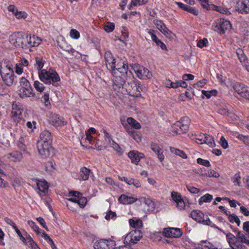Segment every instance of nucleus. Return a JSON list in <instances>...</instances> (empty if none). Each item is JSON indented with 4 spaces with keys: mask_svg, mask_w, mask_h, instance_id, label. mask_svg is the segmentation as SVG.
Returning <instances> with one entry per match:
<instances>
[{
    "mask_svg": "<svg viewBox=\"0 0 249 249\" xmlns=\"http://www.w3.org/2000/svg\"><path fill=\"white\" fill-rule=\"evenodd\" d=\"M106 65L108 69L112 71L115 76L113 82L116 88L120 89L123 85L125 79L132 77V72L128 70L127 63L125 61L118 60L116 65V60L110 53L105 54Z\"/></svg>",
    "mask_w": 249,
    "mask_h": 249,
    "instance_id": "1",
    "label": "nucleus"
},
{
    "mask_svg": "<svg viewBox=\"0 0 249 249\" xmlns=\"http://www.w3.org/2000/svg\"><path fill=\"white\" fill-rule=\"evenodd\" d=\"M20 33V32H14L10 37V41L16 46L26 48L27 45L30 47H35L40 44V38L35 35L30 34L23 37Z\"/></svg>",
    "mask_w": 249,
    "mask_h": 249,
    "instance_id": "2",
    "label": "nucleus"
},
{
    "mask_svg": "<svg viewBox=\"0 0 249 249\" xmlns=\"http://www.w3.org/2000/svg\"><path fill=\"white\" fill-rule=\"evenodd\" d=\"M133 76L132 77L127 78L125 79L124 83L121 87L119 89L116 88L114 84V88L118 92H121L123 94H127L133 97H139L141 95L142 88L140 84L135 81L132 80Z\"/></svg>",
    "mask_w": 249,
    "mask_h": 249,
    "instance_id": "3",
    "label": "nucleus"
},
{
    "mask_svg": "<svg viewBox=\"0 0 249 249\" xmlns=\"http://www.w3.org/2000/svg\"><path fill=\"white\" fill-rule=\"evenodd\" d=\"M51 135L47 130L43 131L37 142V148L39 154L43 158H46L51 156L52 149L51 146Z\"/></svg>",
    "mask_w": 249,
    "mask_h": 249,
    "instance_id": "4",
    "label": "nucleus"
},
{
    "mask_svg": "<svg viewBox=\"0 0 249 249\" xmlns=\"http://www.w3.org/2000/svg\"><path fill=\"white\" fill-rule=\"evenodd\" d=\"M69 198L67 199V206L71 211H76V205L80 208H83L87 205L88 200L86 197L83 196L79 192L71 191L69 194Z\"/></svg>",
    "mask_w": 249,
    "mask_h": 249,
    "instance_id": "5",
    "label": "nucleus"
},
{
    "mask_svg": "<svg viewBox=\"0 0 249 249\" xmlns=\"http://www.w3.org/2000/svg\"><path fill=\"white\" fill-rule=\"evenodd\" d=\"M39 79L46 84H53L60 80L57 73L51 69H43L38 72Z\"/></svg>",
    "mask_w": 249,
    "mask_h": 249,
    "instance_id": "6",
    "label": "nucleus"
},
{
    "mask_svg": "<svg viewBox=\"0 0 249 249\" xmlns=\"http://www.w3.org/2000/svg\"><path fill=\"white\" fill-rule=\"evenodd\" d=\"M20 88L18 90L19 96L22 98L33 97L35 95L33 89L28 80L24 77L20 79Z\"/></svg>",
    "mask_w": 249,
    "mask_h": 249,
    "instance_id": "7",
    "label": "nucleus"
},
{
    "mask_svg": "<svg viewBox=\"0 0 249 249\" xmlns=\"http://www.w3.org/2000/svg\"><path fill=\"white\" fill-rule=\"evenodd\" d=\"M190 119L188 117H184L179 121L174 124L171 127L170 130L174 134H178L186 132L189 129Z\"/></svg>",
    "mask_w": 249,
    "mask_h": 249,
    "instance_id": "8",
    "label": "nucleus"
},
{
    "mask_svg": "<svg viewBox=\"0 0 249 249\" xmlns=\"http://www.w3.org/2000/svg\"><path fill=\"white\" fill-rule=\"evenodd\" d=\"M23 107L21 105L15 102L12 105L11 118L16 124L23 119Z\"/></svg>",
    "mask_w": 249,
    "mask_h": 249,
    "instance_id": "9",
    "label": "nucleus"
},
{
    "mask_svg": "<svg viewBox=\"0 0 249 249\" xmlns=\"http://www.w3.org/2000/svg\"><path fill=\"white\" fill-rule=\"evenodd\" d=\"M132 68L137 77L141 80L150 79L152 77V72L142 66L135 64L132 66Z\"/></svg>",
    "mask_w": 249,
    "mask_h": 249,
    "instance_id": "10",
    "label": "nucleus"
},
{
    "mask_svg": "<svg viewBox=\"0 0 249 249\" xmlns=\"http://www.w3.org/2000/svg\"><path fill=\"white\" fill-rule=\"evenodd\" d=\"M142 237V234L140 230H132L125 236L124 243L128 246L137 243Z\"/></svg>",
    "mask_w": 249,
    "mask_h": 249,
    "instance_id": "11",
    "label": "nucleus"
},
{
    "mask_svg": "<svg viewBox=\"0 0 249 249\" xmlns=\"http://www.w3.org/2000/svg\"><path fill=\"white\" fill-rule=\"evenodd\" d=\"M191 216L193 219L198 222L207 225H212V222L208 215H205L200 211L193 210L191 213Z\"/></svg>",
    "mask_w": 249,
    "mask_h": 249,
    "instance_id": "12",
    "label": "nucleus"
},
{
    "mask_svg": "<svg viewBox=\"0 0 249 249\" xmlns=\"http://www.w3.org/2000/svg\"><path fill=\"white\" fill-rule=\"evenodd\" d=\"M162 233L164 236L170 238H179L183 234L180 229L172 227L164 228Z\"/></svg>",
    "mask_w": 249,
    "mask_h": 249,
    "instance_id": "13",
    "label": "nucleus"
},
{
    "mask_svg": "<svg viewBox=\"0 0 249 249\" xmlns=\"http://www.w3.org/2000/svg\"><path fill=\"white\" fill-rule=\"evenodd\" d=\"M171 196L173 202L175 204L176 207L178 210H182L185 208V202L179 193L172 191L171 193Z\"/></svg>",
    "mask_w": 249,
    "mask_h": 249,
    "instance_id": "14",
    "label": "nucleus"
},
{
    "mask_svg": "<svg viewBox=\"0 0 249 249\" xmlns=\"http://www.w3.org/2000/svg\"><path fill=\"white\" fill-rule=\"evenodd\" d=\"M115 243L113 240L101 239L96 241L93 245L94 249H113Z\"/></svg>",
    "mask_w": 249,
    "mask_h": 249,
    "instance_id": "15",
    "label": "nucleus"
},
{
    "mask_svg": "<svg viewBox=\"0 0 249 249\" xmlns=\"http://www.w3.org/2000/svg\"><path fill=\"white\" fill-rule=\"evenodd\" d=\"M13 229L18 234V236L19 237V239L22 242L24 245L27 246L30 248L32 246V245L36 243L32 237L27 232H25V236H23L21 234V231L16 225L13 227Z\"/></svg>",
    "mask_w": 249,
    "mask_h": 249,
    "instance_id": "16",
    "label": "nucleus"
},
{
    "mask_svg": "<svg viewBox=\"0 0 249 249\" xmlns=\"http://www.w3.org/2000/svg\"><path fill=\"white\" fill-rule=\"evenodd\" d=\"M49 123L56 127H61L66 124L64 118L57 114L51 113L49 116Z\"/></svg>",
    "mask_w": 249,
    "mask_h": 249,
    "instance_id": "17",
    "label": "nucleus"
},
{
    "mask_svg": "<svg viewBox=\"0 0 249 249\" xmlns=\"http://www.w3.org/2000/svg\"><path fill=\"white\" fill-rule=\"evenodd\" d=\"M137 200V196L131 193L123 194L118 198L120 203L125 205L134 203Z\"/></svg>",
    "mask_w": 249,
    "mask_h": 249,
    "instance_id": "18",
    "label": "nucleus"
},
{
    "mask_svg": "<svg viewBox=\"0 0 249 249\" xmlns=\"http://www.w3.org/2000/svg\"><path fill=\"white\" fill-rule=\"evenodd\" d=\"M37 188L36 189V192L42 198L45 196L47 193L49 185L45 180H38L36 182Z\"/></svg>",
    "mask_w": 249,
    "mask_h": 249,
    "instance_id": "19",
    "label": "nucleus"
},
{
    "mask_svg": "<svg viewBox=\"0 0 249 249\" xmlns=\"http://www.w3.org/2000/svg\"><path fill=\"white\" fill-rule=\"evenodd\" d=\"M234 89L241 96L247 99H249V87L237 83L233 87Z\"/></svg>",
    "mask_w": 249,
    "mask_h": 249,
    "instance_id": "20",
    "label": "nucleus"
},
{
    "mask_svg": "<svg viewBox=\"0 0 249 249\" xmlns=\"http://www.w3.org/2000/svg\"><path fill=\"white\" fill-rule=\"evenodd\" d=\"M28 61L25 58L21 59L17 63L14 67V72L19 75L22 74L24 72V67H27L29 65Z\"/></svg>",
    "mask_w": 249,
    "mask_h": 249,
    "instance_id": "21",
    "label": "nucleus"
},
{
    "mask_svg": "<svg viewBox=\"0 0 249 249\" xmlns=\"http://www.w3.org/2000/svg\"><path fill=\"white\" fill-rule=\"evenodd\" d=\"M215 27L216 28V30H219L220 31L230 30L231 29L230 22L222 18L219 19L215 22Z\"/></svg>",
    "mask_w": 249,
    "mask_h": 249,
    "instance_id": "22",
    "label": "nucleus"
},
{
    "mask_svg": "<svg viewBox=\"0 0 249 249\" xmlns=\"http://www.w3.org/2000/svg\"><path fill=\"white\" fill-rule=\"evenodd\" d=\"M227 240L230 246L235 249H245L243 245L237 241L236 237L231 233H228L226 234Z\"/></svg>",
    "mask_w": 249,
    "mask_h": 249,
    "instance_id": "23",
    "label": "nucleus"
},
{
    "mask_svg": "<svg viewBox=\"0 0 249 249\" xmlns=\"http://www.w3.org/2000/svg\"><path fill=\"white\" fill-rule=\"evenodd\" d=\"M128 156L132 163L138 164L141 159L144 157V155L142 153L134 150L129 152L128 153Z\"/></svg>",
    "mask_w": 249,
    "mask_h": 249,
    "instance_id": "24",
    "label": "nucleus"
},
{
    "mask_svg": "<svg viewBox=\"0 0 249 249\" xmlns=\"http://www.w3.org/2000/svg\"><path fill=\"white\" fill-rule=\"evenodd\" d=\"M120 180L124 181L129 185H133L136 188H140L142 187V184L141 182L136 179L134 178H127L124 177H119Z\"/></svg>",
    "mask_w": 249,
    "mask_h": 249,
    "instance_id": "25",
    "label": "nucleus"
},
{
    "mask_svg": "<svg viewBox=\"0 0 249 249\" xmlns=\"http://www.w3.org/2000/svg\"><path fill=\"white\" fill-rule=\"evenodd\" d=\"M3 82L8 86L13 85L14 81V72H2L1 74Z\"/></svg>",
    "mask_w": 249,
    "mask_h": 249,
    "instance_id": "26",
    "label": "nucleus"
},
{
    "mask_svg": "<svg viewBox=\"0 0 249 249\" xmlns=\"http://www.w3.org/2000/svg\"><path fill=\"white\" fill-rule=\"evenodd\" d=\"M124 128L128 135L133 138L135 141L138 142L141 141V136L139 133L135 131L127 125H124Z\"/></svg>",
    "mask_w": 249,
    "mask_h": 249,
    "instance_id": "27",
    "label": "nucleus"
},
{
    "mask_svg": "<svg viewBox=\"0 0 249 249\" xmlns=\"http://www.w3.org/2000/svg\"><path fill=\"white\" fill-rule=\"evenodd\" d=\"M151 150L156 154L160 162L164 160V155L163 154V150L157 144H153L151 145Z\"/></svg>",
    "mask_w": 249,
    "mask_h": 249,
    "instance_id": "28",
    "label": "nucleus"
},
{
    "mask_svg": "<svg viewBox=\"0 0 249 249\" xmlns=\"http://www.w3.org/2000/svg\"><path fill=\"white\" fill-rule=\"evenodd\" d=\"M6 157L13 162H18L21 160L23 156L21 153L15 151L7 154Z\"/></svg>",
    "mask_w": 249,
    "mask_h": 249,
    "instance_id": "29",
    "label": "nucleus"
},
{
    "mask_svg": "<svg viewBox=\"0 0 249 249\" xmlns=\"http://www.w3.org/2000/svg\"><path fill=\"white\" fill-rule=\"evenodd\" d=\"M36 233L38 236L43 238L50 245L52 249H56V247L53 240L43 230L40 229Z\"/></svg>",
    "mask_w": 249,
    "mask_h": 249,
    "instance_id": "30",
    "label": "nucleus"
},
{
    "mask_svg": "<svg viewBox=\"0 0 249 249\" xmlns=\"http://www.w3.org/2000/svg\"><path fill=\"white\" fill-rule=\"evenodd\" d=\"M152 40L155 43L157 47L160 48L164 52H167L168 49L165 44L160 41L153 33L150 32Z\"/></svg>",
    "mask_w": 249,
    "mask_h": 249,
    "instance_id": "31",
    "label": "nucleus"
},
{
    "mask_svg": "<svg viewBox=\"0 0 249 249\" xmlns=\"http://www.w3.org/2000/svg\"><path fill=\"white\" fill-rule=\"evenodd\" d=\"M127 124H123L127 125L129 127L131 128L132 129H140L141 128V124L136 120L134 119L132 117H128L126 119Z\"/></svg>",
    "mask_w": 249,
    "mask_h": 249,
    "instance_id": "32",
    "label": "nucleus"
},
{
    "mask_svg": "<svg viewBox=\"0 0 249 249\" xmlns=\"http://www.w3.org/2000/svg\"><path fill=\"white\" fill-rule=\"evenodd\" d=\"M237 54L240 62L246 67L247 70L249 71V66L246 56L244 54L242 50L239 49L237 51Z\"/></svg>",
    "mask_w": 249,
    "mask_h": 249,
    "instance_id": "33",
    "label": "nucleus"
},
{
    "mask_svg": "<svg viewBox=\"0 0 249 249\" xmlns=\"http://www.w3.org/2000/svg\"><path fill=\"white\" fill-rule=\"evenodd\" d=\"M2 72H14L13 65L10 60H3Z\"/></svg>",
    "mask_w": 249,
    "mask_h": 249,
    "instance_id": "34",
    "label": "nucleus"
},
{
    "mask_svg": "<svg viewBox=\"0 0 249 249\" xmlns=\"http://www.w3.org/2000/svg\"><path fill=\"white\" fill-rule=\"evenodd\" d=\"M144 205L147 208V211L148 212H153L156 208V204L155 202L149 198H147L144 199Z\"/></svg>",
    "mask_w": 249,
    "mask_h": 249,
    "instance_id": "35",
    "label": "nucleus"
},
{
    "mask_svg": "<svg viewBox=\"0 0 249 249\" xmlns=\"http://www.w3.org/2000/svg\"><path fill=\"white\" fill-rule=\"evenodd\" d=\"M130 226L133 228H140L142 226V221L136 217H133L129 220Z\"/></svg>",
    "mask_w": 249,
    "mask_h": 249,
    "instance_id": "36",
    "label": "nucleus"
},
{
    "mask_svg": "<svg viewBox=\"0 0 249 249\" xmlns=\"http://www.w3.org/2000/svg\"><path fill=\"white\" fill-rule=\"evenodd\" d=\"M45 61L41 57H36L35 58V67L37 70L38 73L41 71L44 66Z\"/></svg>",
    "mask_w": 249,
    "mask_h": 249,
    "instance_id": "37",
    "label": "nucleus"
},
{
    "mask_svg": "<svg viewBox=\"0 0 249 249\" xmlns=\"http://www.w3.org/2000/svg\"><path fill=\"white\" fill-rule=\"evenodd\" d=\"M236 10L240 12L243 13H248L249 11V8H248L247 5L242 1H239L236 3Z\"/></svg>",
    "mask_w": 249,
    "mask_h": 249,
    "instance_id": "38",
    "label": "nucleus"
},
{
    "mask_svg": "<svg viewBox=\"0 0 249 249\" xmlns=\"http://www.w3.org/2000/svg\"><path fill=\"white\" fill-rule=\"evenodd\" d=\"M90 170L86 167H82L80 170V177L82 180H87L89 177Z\"/></svg>",
    "mask_w": 249,
    "mask_h": 249,
    "instance_id": "39",
    "label": "nucleus"
},
{
    "mask_svg": "<svg viewBox=\"0 0 249 249\" xmlns=\"http://www.w3.org/2000/svg\"><path fill=\"white\" fill-rule=\"evenodd\" d=\"M205 138L204 139L205 141L204 143L206 144L210 147H214L216 146V144L213 137L205 134Z\"/></svg>",
    "mask_w": 249,
    "mask_h": 249,
    "instance_id": "40",
    "label": "nucleus"
},
{
    "mask_svg": "<svg viewBox=\"0 0 249 249\" xmlns=\"http://www.w3.org/2000/svg\"><path fill=\"white\" fill-rule=\"evenodd\" d=\"M213 198L212 195L209 194H206L200 197L198 200V203L200 205H202L204 203H208L211 202Z\"/></svg>",
    "mask_w": 249,
    "mask_h": 249,
    "instance_id": "41",
    "label": "nucleus"
},
{
    "mask_svg": "<svg viewBox=\"0 0 249 249\" xmlns=\"http://www.w3.org/2000/svg\"><path fill=\"white\" fill-rule=\"evenodd\" d=\"M170 151L172 153L177 156H179L182 159H186L187 158V156L186 154L182 150H179L174 147H171Z\"/></svg>",
    "mask_w": 249,
    "mask_h": 249,
    "instance_id": "42",
    "label": "nucleus"
},
{
    "mask_svg": "<svg viewBox=\"0 0 249 249\" xmlns=\"http://www.w3.org/2000/svg\"><path fill=\"white\" fill-rule=\"evenodd\" d=\"M227 216L228 217L229 220L231 223H235L238 226L240 225L241 221L237 215L233 213L231 214V213H230Z\"/></svg>",
    "mask_w": 249,
    "mask_h": 249,
    "instance_id": "43",
    "label": "nucleus"
},
{
    "mask_svg": "<svg viewBox=\"0 0 249 249\" xmlns=\"http://www.w3.org/2000/svg\"><path fill=\"white\" fill-rule=\"evenodd\" d=\"M201 92L202 93V97L203 98H204L205 97L207 99L211 98L212 96L216 95L217 93V91L214 89L208 91L202 90Z\"/></svg>",
    "mask_w": 249,
    "mask_h": 249,
    "instance_id": "44",
    "label": "nucleus"
},
{
    "mask_svg": "<svg viewBox=\"0 0 249 249\" xmlns=\"http://www.w3.org/2000/svg\"><path fill=\"white\" fill-rule=\"evenodd\" d=\"M154 24L157 28L160 31H166V30H168L166 27L165 25L160 20H156L154 21Z\"/></svg>",
    "mask_w": 249,
    "mask_h": 249,
    "instance_id": "45",
    "label": "nucleus"
},
{
    "mask_svg": "<svg viewBox=\"0 0 249 249\" xmlns=\"http://www.w3.org/2000/svg\"><path fill=\"white\" fill-rule=\"evenodd\" d=\"M200 246L201 249H218L210 243L205 241H201Z\"/></svg>",
    "mask_w": 249,
    "mask_h": 249,
    "instance_id": "46",
    "label": "nucleus"
},
{
    "mask_svg": "<svg viewBox=\"0 0 249 249\" xmlns=\"http://www.w3.org/2000/svg\"><path fill=\"white\" fill-rule=\"evenodd\" d=\"M241 177L239 174H236L234 175V177L232 178V182L234 183V185L242 187V183L240 181Z\"/></svg>",
    "mask_w": 249,
    "mask_h": 249,
    "instance_id": "47",
    "label": "nucleus"
},
{
    "mask_svg": "<svg viewBox=\"0 0 249 249\" xmlns=\"http://www.w3.org/2000/svg\"><path fill=\"white\" fill-rule=\"evenodd\" d=\"M186 187L187 190L192 194H198L200 192V190L195 186L190 185H186Z\"/></svg>",
    "mask_w": 249,
    "mask_h": 249,
    "instance_id": "48",
    "label": "nucleus"
},
{
    "mask_svg": "<svg viewBox=\"0 0 249 249\" xmlns=\"http://www.w3.org/2000/svg\"><path fill=\"white\" fill-rule=\"evenodd\" d=\"M236 137L242 141L246 145L249 146V136L238 134Z\"/></svg>",
    "mask_w": 249,
    "mask_h": 249,
    "instance_id": "49",
    "label": "nucleus"
},
{
    "mask_svg": "<svg viewBox=\"0 0 249 249\" xmlns=\"http://www.w3.org/2000/svg\"><path fill=\"white\" fill-rule=\"evenodd\" d=\"M116 217V214L115 212L112 211H108L107 212L105 216V219L107 220H114Z\"/></svg>",
    "mask_w": 249,
    "mask_h": 249,
    "instance_id": "50",
    "label": "nucleus"
},
{
    "mask_svg": "<svg viewBox=\"0 0 249 249\" xmlns=\"http://www.w3.org/2000/svg\"><path fill=\"white\" fill-rule=\"evenodd\" d=\"M206 175L208 177H213L215 178H218L219 177V174L214 170L213 169H209L207 173L206 174Z\"/></svg>",
    "mask_w": 249,
    "mask_h": 249,
    "instance_id": "51",
    "label": "nucleus"
},
{
    "mask_svg": "<svg viewBox=\"0 0 249 249\" xmlns=\"http://www.w3.org/2000/svg\"><path fill=\"white\" fill-rule=\"evenodd\" d=\"M219 143L221 146L224 149H227L229 147L228 142L224 136L221 137Z\"/></svg>",
    "mask_w": 249,
    "mask_h": 249,
    "instance_id": "52",
    "label": "nucleus"
},
{
    "mask_svg": "<svg viewBox=\"0 0 249 249\" xmlns=\"http://www.w3.org/2000/svg\"><path fill=\"white\" fill-rule=\"evenodd\" d=\"M34 86L37 91L42 92L44 89L43 85L38 81H35L34 83Z\"/></svg>",
    "mask_w": 249,
    "mask_h": 249,
    "instance_id": "53",
    "label": "nucleus"
},
{
    "mask_svg": "<svg viewBox=\"0 0 249 249\" xmlns=\"http://www.w3.org/2000/svg\"><path fill=\"white\" fill-rule=\"evenodd\" d=\"M147 181L150 185L153 186L156 189H158L160 186L159 184L154 178H147Z\"/></svg>",
    "mask_w": 249,
    "mask_h": 249,
    "instance_id": "54",
    "label": "nucleus"
},
{
    "mask_svg": "<svg viewBox=\"0 0 249 249\" xmlns=\"http://www.w3.org/2000/svg\"><path fill=\"white\" fill-rule=\"evenodd\" d=\"M196 160L197 162L201 165L208 167L211 166V163L208 160L202 159L201 158H198Z\"/></svg>",
    "mask_w": 249,
    "mask_h": 249,
    "instance_id": "55",
    "label": "nucleus"
},
{
    "mask_svg": "<svg viewBox=\"0 0 249 249\" xmlns=\"http://www.w3.org/2000/svg\"><path fill=\"white\" fill-rule=\"evenodd\" d=\"M28 224L31 228L36 233L40 230V228L37 226V225L32 220H28Z\"/></svg>",
    "mask_w": 249,
    "mask_h": 249,
    "instance_id": "56",
    "label": "nucleus"
},
{
    "mask_svg": "<svg viewBox=\"0 0 249 249\" xmlns=\"http://www.w3.org/2000/svg\"><path fill=\"white\" fill-rule=\"evenodd\" d=\"M205 134H200L196 136V142L198 144H204L205 142L204 139Z\"/></svg>",
    "mask_w": 249,
    "mask_h": 249,
    "instance_id": "57",
    "label": "nucleus"
},
{
    "mask_svg": "<svg viewBox=\"0 0 249 249\" xmlns=\"http://www.w3.org/2000/svg\"><path fill=\"white\" fill-rule=\"evenodd\" d=\"M26 126L30 129L31 132H33L36 128V122L35 121H28L26 123Z\"/></svg>",
    "mask_w": 249,
    "mask_h": 249,
    "instance_id": "58",
    "label": "nucleus"
},
{
    "mask_svg": "<svg viewBox=\"0 0 249 249\" xmlns=\"http://www.w3.org/2000/svg\"><path fill=\"white\" fill-rule=\"evenodd\" d=\"M115 25L114 23L108 22L104 26V29L105 31H112L114 29Z\"/></svg>",
    "mask_w": 249,
    "mask_h": 249,
    "instance_id": "59",
    "label": "nucleus"
},
{
    "mask_svg": "<svg viewBox=\"0 0 249 249\" xmlns=\"http://www.w3.org/2000/svg\"><path fill=\"white\" fill-rule=\"evenodd\" d=\"M207 80L206 79H202L199 81L194 85V87L196 89H199L203 87L206 84Z\"/></svg>",
    "mask_w": 249,
    "mask_h": 249,
    "instance_id": "60",
    "label": "nucleus"
},
{
    "mask_svg": "<svg viewBox=\"0 0 249 249\" xmlns=\"http://www.w3.org/2000/svg\"><path fill=\"white\" fill-rule=\"evenodd\" d=\"M17 19H25L27 17V14L23 11H18L15 17Z\"/></svg>",
    "mask_w": 249,
    "mask_h": 249,
    "instance_id": "61",
    "label": "nucleus"
},
{
    "mask_svg": "<svg viewBox=\"0 0 249 249\" xmlns=\"http://www.w3.org/2000/svg\"><path fill=\"white\" fill-rule=\"evenodd\" d=\"M110 146L118 153H121L122 152V149L119 145L114 142H110Z\"/></svg>",
    "mask_w": 249,
    "mask_h": 249,
    "instance_id": "62",
    "label": "nucleus"
},
{
    "mask_svg": "<svg viewBox=\"0 0 249 249\" xmlns=\"http://www.w3.org/2000/svg\"><path fill=\"white\" fill-rule=\"evenodd\" d=\"M42 101L46 107L50 106L51 104L49 101V95L48 93H46L42 97Z\"/></svg>",
    "mask_w": 249,
    "mask_h": 249,
    "instance_id": "63",
    "label": "nucleus"
},
{
    "mask_svg": "<svg viewBox=\"0 0 249 249\" xmlns=\"http://www.w3.org/2000/svg\"><path fill=\"white\" fill-rule=\"evenodd\" d=\"M208 44V41L206 38H203L202 40H200L197 43V46L200 48H202L205 46H206Z\"/></svg>",
    "mask_w": 249,
    "mask_h": 249,
    "instance_id": "64",
    "label": "nucleus"
}]
</instances>
